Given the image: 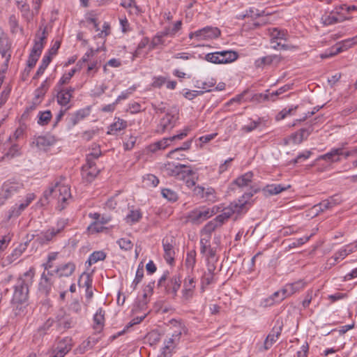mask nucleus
I'll return each instance as SVG.
<instances>
[{"label": "nucleus", "instance_id": "nucleus-44", "mask_svg": "<svg viewBox=\"0 0 357 357\" xmlns=\"http://www.w3.org/2000/svg\"><path fill=\"white\" fill-rule=\"evenodd\" d=\"M89 115V110L87 109H79L70 118V121L73 125L77 124L79 121L84 119L86 116Z\"/></svg>", "mask_w": 357, "mask_h": 357}, {"label": "nucleus", "instance_id": "nucleus-61", "mask_svg": "<svg viewBox=\"0 0 357 357\" xmlns=\"http://www.w3.org/2000/svg\"><path fill=\"white\" fill-rule=\"evenodd\" d=\"M136 89V87L132 86L126 91H123L121 92V93L117 97L116 100H115V103H119L122 100L127 99Z\"/></svg>", "mask_w": 357, "mask_h": 357}, {"label": "nucleus", "instance_id": "nucleus-27", "mask_svg": "<svg viewBox=\"0 0 357 357\" xmlns=\"http://www.w3.org/2000/svg\"><path fill=\"white\" fill-rule=\"evenodd\" d=\"M252 178L253 173L252 172H248L236 178L234 181L233 183L241 188L250 186V188L249 192H250L252 186L257 187L256 185H251Z\"/></svg>", "mask_w": 357, "mask_h": 357}, {"label": "nucleus", "instance_id": "nucleus-42", "mask_svg": "<svg viewBox=\"0 0 357 357\" xmlns=\"http://www.w3.org/2000/svg\"><path fill=\"white\" fill-rule=\"evenodd\" d=\"M106 253L102 250L95 251L89 255L88 261L89 265L91 266L99 261H103L106 258Z\"/></svg>", "mask_w": 357, "mask_h": 357}, {"label": "nucleus", "instance_id": "nucleus-21", "mask_svg": "<svg viewBox=\"0 0 357 357\" xmlns=\"http://www.w3.org/2000/svg\"><path fill=\"white\" fill-rule=\"evenodd\" d=\"M305 286V283L302 280L286 284L282 289V296L278 299V301H281L284 298L290 296L296 292L302 290Z\"/></svg>", "mask_w": 357, "mask_h": 357}, {"label": "nucleus", "instance_id": "nucleus-7", "mask_svg": "<svg viewBox=\"0 0 357 357\" xmlns=\"http://www.w3.org/2000/svg\"><path fill=\"white\" fill-rule=\"evenodd\" d=\"M218 211V208L216 206L212 208L202 206L190 211L187 215V219L192 224L199 225L216 214Z\"/></svg>", "mask_w": 357, "mask_h": 357}, {"label": "nucleus", "instance_id": "nucleus-49", "mask_svg": "<svg viewBox=\"0 0 357 357\" xmlns=\"http://www.w3.org/2000/svg\"><path fill=\"white\" fill-rule=\"evenodd\" d=\"M95 344L96 340L94 339L89 338L79 346L77 351L79 354H84L85 351L91 349Z\"/></svg>", "mask_w": 357, "mask_h": 357}, {"label": "nucleus", "instance_id": "nucleus-22", "mask_svg": "<svg viewBox=\"0 0 357 357\" xmlns=\"http://www.w3.org/2000/svg\"><path fill=\"white\" fill-rule=\"evenodd\" d=\"M64 228V223L61 222L56 227H52L48 230L42 232L38 238L40 243H47L52 241L57 234H59Z\"/></svg>", "mask_w": 357, "mask_h": 357}, {"label": "nucleus", "instance_id": "nucleus-3", "mask_svg": "<svg viewBox=\"0 0 357 357\" xmlns=\"http://www.w3.org/2000/svg\"><path fill=\"white\" fill-rule=\"evenodd\" d=\"M158 112L162 114L158 126V130L164 132L166 130L172 129L178 119V110L176 107H160Z\"/></svg>", "mask_w": 357, "mask_h": 357}, {"label": "nucleus", "instance_id": "nucleus-36", "mask_svg": "<svg viewBox=\"0 0 357 357\" xmlns=\"http://www.w3.org/2000/svg\"><path fill=\"white\" fill-rule=\"evenodd\" d=\"M357 250V244L351 243L347 245L339 250L335 255L336 259H339L340 261L344 259L347 255L355 252Z\"/></svg>", "mask_w": 357, "mask_h": 357}, {"label": "nucleus", "instance_id": "nucleus-60", "mask_svg": "<svg viewBox=\"0 0 357 357\" xmlns=\"http://www.w3.org/2000/svg\"><path fill=\"white\" fill-rule=\"evenodd\" d=\"M297 106L292 107L290 108H284L281 112H280L275 119L277 121L282 120L285 117H287L288 115H290L292 114L293 112H294L297 109Z\"/></svg>", "mask_w": 357, "mask_h": 357}, {"label": "nucleus", "instance_id": "nucleus-48", "mask_svg": "<svg viewBox=\"0 0 357 357\" xmlns=\"http://www.w3.org/2000/svg\"><path fill=\"white\" fill-rule=\"evenodd\" d=\"M51 119H52V113L50 110L40 112L38 113V123L41 126L47 125V124H48V123L50 122Z\"/></svg>", "mask_w": 357, "mask_h": 357}, {"label": "nucleus", "instance_id": "nucleus-5", "mask_svg": "<svg viewBox=\"0 0 357 357\" xmlns=\"http://www.w3.org/2000/svg\"><path fill=\"white\" fill-rule=\"evenodd\" d=\"M24 188V184L19 180L11 178L6 181L0 189V206L14 195Z\"/></svg>", "mask_w": 357, "mask_h": 357}, {"label": "nucleus", "instance_id": "nucleus-45", "mask_svg": "<svg viewBox=\"0 0 357 357\" xmlns=\"http://www.w3.org/2000/svg\"><path fill=\"white\" fill-rule=\"evenodd\" d=\"M51 60H52V57L50 56H44V57L43 58V60L41 61V64L40 65L33 78H35V79L38 78V77H40L41 75L43 74L45 69L47 68V67L48 66L50 63L51 62Z\"/></svg>", "mask_w": 357, "mask_h": 357}, {"label": "nucleus", "instance_id": "nucleus-63", "mask_svg": "<svg viewBox=\"0 0 357 357\" xmlns=\"http://www.w3.org/2000/svg\"><path fill=\"white\" fill-rule=\"evenodd\" d=\"M149 40L148 38L145 37L141 40L139 43L137 50H135L133 56L138 57L141 54V50L150 44Z\"/></svg>", "mask_w": 357, "mask_h": 357}, {"label": "nucleus", "instance_id": "nucleus-20", "mask_svg": "<svg viewBox=\"0 0 357 357\" xmlns=\"http://www.w3.org/2000/svg\"><path fill=\"white\" fill-rule=\"evenodd\" d=\"M164 250V258L167 264H172L174 262L175 250L172 238H164L162 240Z\"/></svg>", "mask_w": 357, "mask_h": 357}, {"label": "nucleus", "instance_id": "nucleus-39", "mask_svg": "<svg viewBox=\"0 0 357 357\" xmlns=\"http://www.w3.org/2000/svg\"><path fill=\"white\" fill-rule=\"evenodd\" d=\"M94 328L98 331L102 329L105 322V312L99 308L93 316Z\"/></svg>", "mask_w": 357, "mask_h": 357}, {"label": "nucleus", "instance_id": "nucleus-19", "mask_svg": "<svg viewBox=\"0 0 357 357\" xmlns=\"http://www.w3.org/2000/svg\"><path fill=\"white\" fill-rule=\"evenodd\" d=\"M193 193L195 195L208 202H215L217 199L215 190L211 187L205 188L201 185H197L193 189Z\"/></svg>", "mask_w": 357, "mask_h": 357}, {"label": "nucleus", "instance_id": "nucleus-53", "mask_svg": "<svg viewBox=\"0 0 357 357\" xmlns=\"http://www.w3.org/2000/svg\"><path fill=\"white\" fill-rule=\"evenodd\" d=\"M231 210L226 208L223 210V212L218 215L215 219H213L217 223H219V226H221L228 218L231 215Z\"/></svg>", "mask_w": 357, "mask_h": 357}, {"label": "nucleus", "instance_id": "nucleus-31", "mask_svg": "<svg viewBox=\"0 0 357 357\" xmlns=\"http://www.w3.org/2000/svg\"><path fill=\"white\" fill-rule=\"evenodd\" d=\"M75 89L72 87L61 89L57 94V102L61 106H66L73 96Z\"/></svg>", "mask_w": 357, "mask_h": 357}, {"label": "nucleus", "instance_id": "nucleus-46", "mask_svg": "<svg viewBox=\"0 0 357 357\" xmlns=\"http://www.w3.org/2000/svg\"><path fill=\"white\" fill-rule=\"evenodd\" d=\"M181 284V278L178 275H174L169 284V289L172 290V293L176 295L178 290L180 289Z\"/></svg>", "mask_w": 357, "mask_h": 357}, {"label": "nucleus", "instance_id": "nucleus-8", "mask_svg": "<svg viewBox=\"0 0 357 357\" xmlns=\"http://www.w3.org/2000/svg\"><path fill=\"white\" fill-rule=\"evenodd\" d=\"M268 32L271 38L270 42L273 49L278 50L280 48L285 50L290 49V45L282 43V41H286L289 36L286 30L271 28L268 29Z\"/></svg>", "mask_w": 357, "mask_h": 357}, {"label": "nucleus", "instance_id": "nucleus-2", "mask_svg": "<svg viewBox=\"0 0 357 357\" xmlns=\"http://www.w3.org/2000/svg\"><path fill=\"white\" fill-rule=\"evenodd\" d=\"M35 272L30 268L22 277L19 278L14 287L12 302L26 303L28 298L29 287L33 282Z\"/></svg>", "mask_w": 357, "mask_h": 357}, {"label": "nucleus", "instance_id": "nucleus-26", "mask_svg": "<svg viewBox=\"0 0 357 357\" xmlns=\"http://www.w3.org/2000/svg\"><path fill=\"white\" fill-rule=\"evenodd\" d=\"M195 287V279L190 276L186 278L183 283V289L182 291L183 297L186 300L191 298L194 295Z\"/></svg>", "mask_w": 357, "mask_h": 357}, {"label": "nucleus", "instance_id": "nucleus-64", "mask_svg": "<svg viewBox=\"0 0 357 357\" xmlns=\"http://www.w3.org/2000/svg\"><path fill=\"white\" fill-rule=\"evenodd\" d=\"M121 249L124 250H129L132 247L131 241L127 238H122L117 241Z\"/></svg>", "mask_w": 357, "mask_h": 357}, {"label": "nucleus", "instance_id": "nucleus-56", "mask_svg": "<svg viewBox=\"0 0 357 357\" xmlns=\"http://www.w3.org/2000/svg\"><path fill=\"white\" fill-rule=\"evenodd\" d=\"M54 321L49 319L47 320L43 326H40L37 331L36 335L41 337L44 335L47 331L52 326Z\"/></svg>", "mask_w": 357, "mask_h": 357}, {"label": "nucleus", "instance_id": "nucleus-16", "mask_svg": "<svg viewBox=\"0 0 357 357\" xmlns=\"http://www.w3.org/2000/svg\"><path fill=\"white\" fill-rule=\"evenodd\" d=\"M86 22L91 29H93L97 33L94 36L95 38H105L109 33V25L107 22H104L102 29L99 27V23H98L96 18L90 17L86 19Z\"/></svg>", "mask_w": 357, "mask_h": 357}, {"label": "nucleus", "instance_id": "nucleus-23", "mask_svg": "<svg viewBox=\"0 0 357 357\" xmlns=\"http://www.w3.org/2000/svg\"><path fill=\"white\" fill-rule=\"evenodd\" d=\"M282 330V326H275L272 328L264 343V348L265 350L269 349L273 344L276 342L281 335Z\"/></svg>", "mask_w": 357, "mask_h": 357}, {"label": "nucleus", "instance_id": "nucleus-15", "mask_svg": "<svg viewBox=\"0 0 357 357\" xmlns=\"http://www.w3.org/2000/svg\"><path fill=\"white\" fill-rule=\"evenodd\" d=\"M54 280L52 271L43 272L39 282V291L45 296L49 295L54 287Z\"/></svg>", "mask_w": 357, "mask_h": 357}, {"label": "nucleus", "instance_id": "nucleus-47", "mask_svg": "<svg viewBox=\"0 0 357 357\" xmlns=\"http://www.w3.org/2000/svg\"><path fill=\"white\" fill-rule=\"evenodd\" d=\"M185 266L193 270L195 265L196 264V252L194 250H190L188 252L185 259Z\"/></svg>", "mask_w": 357, "mask_h": 357}, {"label": "nucleus", "instance_id": "nucleus-6", "mask_svg": "<svg viewBox=\"0 0 357 357\" xmlns=\"http://www.w3.org/2000/svg\"><path fill=\"white\" fill-rule=\"evenodd\" d=\"M168 166L167 169L170 170L172 165L169 164ZM171 174L177 176L180 179H183L186 186L192 189V191L195 188L197 187V185H196L197 178H196L195 172L188 167L184 165H176L174 167V169H171Z\"/></svg>", "mask_w": 357, "mask_h": 357}, {"label": "nucleus", "instance_id": "nucleus-28", "mask_svg": "<svg viewBox=\"0 0 357 357\" xmlns=\"http://www.w3.org/2000/svg\"><path fill=\"white\" fill-rule=\"evenodd\" d=\"M120 5L127 10L130 15L138 16L143 13L135 0H121Z\"/></svg>", "mask_w": 357, "mask_h": 357}, {"label": "nucleus", "instance_id": "nucleus-58", "mask_svg": "<svg viewBox=\"0 0 357 357\" xmlns=\"http://www.w3.org/2000/svg\"><path fill=\"white\" fill-rule=\"evenodd\" d=\"M292 86H293L292 84H285L283 86L280 87L275 92L271 93V100L274 101L275 100V98L278 96H280V95L284 93V92H287L289 90L291 89Z\"/></svg>", "mask_w": 357, "mask_h": 357}, {"label": "nucleus", "instance_id": "nucleus-29", "mask_svg": "<svg viewBox=\"0 0 357 357\" xmlns=\"http://www.w3.org/2000/svg\"><path fill=\"white\" fill-rule=\"evenodd\" d=\"M290 185L284 186L281 184H269L266 185L262 190V192L264 196L268 197L272 195H276L287 189L289 188Z\"/></svg>", "mask_w": 357, "mask_h": 357}, {"label": "nucleus", "instance_id": "nucleus-34", "mask_svg": "<svg viewBox=\"0 0 357 357\" xmlns=\"http://www.w3.org/2000/svg\"><path fill=\"white\" fill-rule=\"evenodd\" d=\"M127 126V121L119 118H115L114 122L109 126L107 133L108 135H116L118 132L126 129Z\"/></svg>", "mask_w": 357, "mask_h": 357}, {"label": "nucleus", "instance_id": "nucleus-52", "mask_svg": "<svg viewBox=\"0 0 357 357\" xmlns=\"http://www.w3.org/2000/svg\"><path fill=\"white\" fill-rule=\"evenodd\" d=\"M357 43V36L342 41L337 45V47H341V52L351 47Z\"/></svg>", "mask_w": 357, "mask_h": 357}, {"label": "nucleus", "instance_id": "nucleus-9", "mask_svg": "<svg viewBox=\"0 0 357 357\" xmlns=\"http://www.w3.org/2000/svg\"><path fill=\"white\" fill-rule=\"evenodd\" d=\"M356 9L357 7L356 6L340 5L325 19V24H332L347 20L349 17L347 14Z\"/></svg>", "mask_w": 357, "mask_h": 357}, {"label": "nucleus", "instance_id": "nucleus-11", "mask_svg": "<svg viewBox=\"0 0 357 357\" xmlns=\"http://www.w3.org/2000/svg\"><path fill=\"white\" fill-rule=\"evenodd\" d=\"M35 199V194H27L24 200L20 201V203H16L8 211L6 215L7 220L18 218Z\"/></svg>", "mask_w": 357, "mask_h": 357}, {"label": "nucleus", "instance_id": "nucleus-4", "mask_svg": "<svg viewBox=\"0 0 357 357\" xmlns=\"http://www.w3.org/2000/svg\"><path fill=\"white\" fill-rule=\"evenodd\" d=\"M259 188L252 186L250 192H245L236 202L231 203L228 209L231 210V214L236 213L238 215L246 213L251 206L250 199L255 194L259 192Z\"/></svg>", "mask_w": 357, "mask_h": 357}, {"label": "nucleus", "instance_id": "nucleus-25", "mask_svg": "<svg viewBox=\"0 0 357 357\" xmlns=\"http://www.w3.org/2000/svg\"><path fill=\"white\" fill-rule=\"evenodd\" d=\"M15 1L17 8L20 10L22 17L26 21L31 22L36 15L33 10H30L29 6L26 3V0H15Z\"/></svg>", "mask_w": 357, "mask_h": 357}, {"label": "nucleus", "instance_id": "nucleus-24", "mask_svg": "<svg viewBox=\"0 0 357 357\" xmlns=\"http://www.w3.org/2000/svg\"><path fill=\"white\" fill-rule=\"evenodd\" d=\"M55 142V137L50 135L38 136L36 137L33 142L38 149L43 150L47 149L48 147L52 146Z\"/></svg>", "mask_w": 357, "mask_h": 357}, {"label": "nucleus", "instance_id": "nucleus-17", "mask_svg": "<svg viewBox=\"0 0 357 357\" xmlns=\"http://www.w3.org/2000/svg\"><path fill=\"white\" fill-rule=\"evenodd\" d=\"M73 345V340L70 337L63 338L59 341L52 357H64L71 350Z\"/></svg>", "mask_w": 357, "mask_h": 357}, {"label": "nucleus", "instance_id": "nucleus-40", "mask_svg": "<svg viewBox=\"0 0 357 357\" xmlns=\"http://www.w3.org/2000/svg\"><path fill=\"white\" fill-rule=\"evenodd\" d=\"M215 83L216 81L213 78L207 79L206 80L199 79L196 81L195 86L205 91H210Z\"/></svg>", "mask_w": 357, "mask_h": 357}, {"label": "nucleus", "instance_id": "nucleus-13", "mask_svg": "<svg viewBox=\"0 0 357 357\" xmlns=\"http://www.w3.org/2000/svg\"><path fill=\"white\" fill-rule=\"evenodd\" d=\"M220 31L217 27L206 26L189 33L190 39H195L197 41L212 40L218 38Z\"/></svg>", "mask_w": 357, "mask_h": 357}, {"label": "nucleus", "instance_id": "nucleus-59", "mask_svg": "<svg viewBox=\"0 0 357 357\" xmlns=\"http://www.w3.org/2000/svg\"><path fill=\"white\" fill-rule=\"evenodd\" d=\"M161 194L163 197L171 202H175L178 198L177 194L170 189L165 188L162 190Z\"/></svg>", "mask_w": 357, "mask_h": 357}, {"label": "nucleus", "instance_id": "nucleus-14", "mask_svg": "<svg viewBox=\"0 0 357 357\" xmlns=\"http://www.w3.org/2000/svg\"><path fill=\"white\" fill-rule=\"evenodd\" d=\"M190 127H185L181 132L177 135H175L172 137L163 138L162 140L158 141L150 146V150L151 151H156L158 150L165 149L167 146H169L174 140H181L185 137L187 136L188 133L190 130Z\"/></svg>", "mask_w": 357, "mask_h": 357}, {"label": "nucleus", "instance_id": "nucleus-51", "mask_svg": "<svg viewBox=\"0 0 357 357\" xmlns=\"http://www.w3.org/2000/svg\"><path fill=\"white\" fill-rule=\"evenodd\" d=\"M46 29V27L43 28L42 26H40L38 33L36 36L34 43H41L42 46L44 47L47 36Z\"/></svg>", "mask_w": 357, "mask_h": 357}, {"label": "nucleus", "instance_id": "nucleus-55", "mask_svg": "<svg viewBox=\"0 0 357 357\" xmlns=\"http://www.w3.org/2000/svg\"><path fill=\"white\" fill-rule=\"evenodd\" d=\"M144 183L149 187H155L159 183V180L153 174H147L144 176Z\"/></svg>", "mask_w": 357, "mask_h": 357}, {"label": "nucleus", "instance_id": "nucleus-62", "mask_svg": "<svg viewBox=\"0 0 357 357\" xmlns=\"http://www.w3.org/2000/svg\"><path fill=\"white\" fill-rule=\"evenodd\" d=\"M13 305V312L15 316H21L24 314L26 303H15L12 302Z\"/></svg>", "mask_w": 357, "mask_h": 357}, {"label": "nucleus", "instance_id": "nucleus-12", "mask_svg": "<svg viewBox=\"0 0 357 357\" xmlns=\"http://www.w3.org/2000/svg\"><path fill=\"white\" fill-rule=\"evenodd\" d=\"M185 331L184 327L178 323V330L175 331L171 337H167L164 342L162 354L164 357L170 356L173 350L178 343L180 337L183 332Z\"/></svg>", "mask_w": 357, "mask_h": 357}, {"label": "nucleus", "instance_id": "nucleus-37", "mask_svg": "<svg viewBox=\"0 0 357 357\" xmlns=\"http://www.w3.org/2000/svg\"><path fill=\"white\" fill-rule=\"evenodd\" d=\"M169 36L168 32L165 31L158 32L154 37H153L150 44L149 50H152L155 49L158 45H165L164 37Z\"/></svg>", "mask_w": 357, "mask_h": 357}, {"label": "nucleus", "instance_id": "nucleus-33", "mask_svg": "<svg viewBox=\"0 0 357 357\" xmlns=\"http://www.w3.org/2000/svg\"><path fill=\"white\" fill-rule=\"evenodd\" d=\"M75 266L73 263L68 262L61 264L53 272L56 273L59 277H68L75 271Z\"/></svg>", "mask_w": 357, "mask_h": 357}, {"label": "nucleus", "instance_id": "nucleus-38", "mask_svg": "<svg viewBox=\"0 0 357 357\" xmlns=\"http://www.w3.org/2000/svg\"><path fill=\"white\" fill-rule=\"evenodd\" d=\"M312 126H310L307 128H301L299 131L296 132L293 137L294 140L296 143H301L304 139H306L307 137L311 134L312 132Z\"/></svg>", "mask_w": 357, "mask_h": 357}, {"label": "nucleus", "instance_id": "nucleus-57", "mask_svg": "<svg viewBox=\"0 0 357 357\" xmlns=\"http://www.w3.org/2000/svg\"><path fill=\"white\" fill-rule=\"evenodd\" d=\"M86 162L87 164L85 168L87 167L89 169L87 174L91 177L94 178L99 173V170L95 167V163L91 160L89 157L86 158Z\"/></svg>", "mask_w": 357, "mask_h": 357}, {"label": "nucleus", "instance_id": "nucleus-10", "mask_svg": "<svg viewBox=\"0 0 357 357\" xmlns=\"http://www.w3.org/2000/svg\"><path fill=\"white\" fill-rule=\"evenodd\" d=\"M238 58V54L234 51H221L208 53L205 56L207 61L213 63H227L234 61Z\"/></svg>", "mask_w": 357, "mask_h": 357}, {"label": "nucleus", "instance_id": "nucleus-41", "mask_svg": "<svg viewBox=\"0 0 357 357\" xmlns=\"http://www.w3.org/2000/svg\"><path fill=\"white\" fill-rule=\"evenodd\" d=\"M219 226V223H217L214 220L208 222L202 230V238H211V234Z\"/></svg>", "mask_w": 357, "mask_h": 357}, {"label": "nucleus", "instance_id": "nucleus-30", "mask_svg": "<svg viewBox=\"0 0 357 357\" xmlns=\"http://www.w3.org/2000/svg\"><path fill=\"white\" fill-rule=\"evenodd\" d=\"M26 248V244H20L13 252L8 255L3 261L4 266L9 265L15 261L24 252Z\"/></svg>", "mask_w": 357, "mask_h": 357}, {"label": "nucleus", "instance_id": "nucleus-32", "mask_svg": "<svg viewBox=\"0 0 357 357\" xmlns=\"http://www.w3.org/2000/svg\"><path fill=\"white\" fill-rule=\"evenodd\" d=\"M343 154V148L332 149L329 152L320 155L318 160H323L331 162H339L340 155Z\"/></svg>", "mask_w": 357, "mask_h": 357}, {"label": "nucleus", "instance_id": "nucleus-18", "mask_svg": "<svg viewBox=\"0 0 357 357\" xmlns=\"http://www.w3.org/2000/svg\"><path fill=\"white\" fill-rule=\"evenodd\" d=\"M201 253L205 255L208 263L216 261V250L214 248H211L209 243V236L207 238H201L200 240Z\"/></svg>", "mask_w": 357, "mask_h": 357}, {"label": "nucleus", "instance_id": "nucleus-1", "mask_svg": "<svg viewBox=\"0 0 357 357\" xmlns=\"http://www.w3.org/2000/svg\"><path fill=\"white\" fill-rule=\"evenodd\" d=\"M44 198L49 202L55 201L59 210L66 208L72 199L70 188L68 185L56 182L44 192Z\"/></svg>", "mask_w": 357, "mask_h": 357}, {"label": "nucleus", "instance_id": "nucleus-54", "mask_svg": "<svg viewBox=\"0 0 357 357\" xmlns=\"http://www.w3.org/2000/svg\"><path fill=\"white\" fill-rule=\"evenodd\" d=\"M79 287H86V289H91L92 279L89 274L81 275L79 280Z\"/></svg>", "mask_w": 357, "mask_h": 357}, {"label": "nucleus", "instance_id": "nucleus-50", "mask_svg": "<svg viewBox=\"0 0 357 357\" xmlns=\"http://www.w3.org/2000/svg\"><path fill=\"white\" fill-rule=\"evenodd\" d=\"M192 141H186L183 143V145L181 147L176 148L174 150L169 152L167 156L172 159H179V157H176L174 155L181 151H185L190 149L191 146Z\"/></svg>", "mask_w": 357, "mask_h": 357}, {"label": "nucleus", "instance_id": "nucleus-35", "mask_svg": "<svg viewBox=\"0 0 357 357\" xmlns=\"http://www.w3.org/2000/svg\"><path fill=\"white\" fill-rule=\"evenodd\" d=\"M142 218V213L139 208L132 207L126 216V221L129 225L139 222Z\"/></svg>", "mask_w": 357, "mask_h": 357}, {"label": "nucleus", "instance_id": "nucleus-43", "mask_svg": "<svg viewBox=\"0 0 357 357\" xmlns=\"http://www.w3.org/2000/svg\"><path fill=\"white\" fill-rule=\"evenodd\" d=\"M20 149L16 144H13L8 152L2 157L1 160L12 159L20 155Z\"/></svg>", "mask_w": 357, "mask_h": 357}]
</instances>
